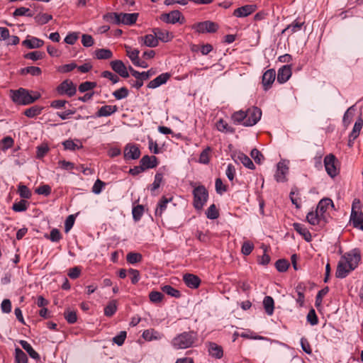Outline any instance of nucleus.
I'll return each instance as SVG.
<instances>
[{
  "label": "nucleus",
  "instance_id": "30",
  "mask_svg": "<svg viewBox=\"0 0 363 363\" xmlns=\"http://www.w3.org/2000/svg\"><path fill=\"white\" fill-rule=\"evenodd\" d=\"M329 206L334 207L333 201L330 199L325 198L321 199L316 208V211L323 216V213L327 211Z\"/></svg>",
  "mask_w": 363,
  "mask_h": 363
},
{
  "label": "nucleus",
  "instance_id": "22",
  "mask_svg": "<svg viewBox=\"0 0 363 363\" xmlns=\"http://www.w3.org/2000/svg\"><path fill=\"white\" fill-rule=\"evenodd\" d=\"M138 13H120V24L131 26L135 23L138 18Z\"/></svg>",
  "mask_w": 363,
  "mask_h": 363
},
{
  "label": "nucleus",
  "instance_id": "24",
  "mask_svg": "<svg viewBox=\"0 0 363 363\" xmlns=\"http://www.w3.org/2000/svg\"><path fill=\"white\" fill-rule=\"evenodd\" d=\"M152 33L155 34L158 41L161 40L164 43L169 42L172 40L173 35L171 33L167 30H163L159 28H154Z\"/></svg>",
  "mask_w": 363,
  "mask_h": 363
},
{
  "label": "nucleus",
  "instance_id": "1",
  "mask_svg": "<svg viewBox=\"0 0 363 363\" xmlns=\"http://www.w3.org/2000/svg\"><path fill=\"white\" fill-rule=\"evenodd\" d=\"M197 335L194 331L184 332L175 336L171 341L175 350H184L195 346Z\"/></svg>",
  "mask_w": 363,
  "mask_h": 363
},
{
  "label": "nucleus",
  "instance_id": "47",
  "mask_svg": "<svg viewBox=\"0 0 363 363\" xmlns=\"http://www.w3.org/2000/svg\"><path fill=\"white\" fill-rule=\"evenodd\" d=\"M247 116L246 111H239L232 115V120L235 123H240L247 119Z\"/></svg>",
  "mask_w": 363,
  "mask_h": 363
},
{
  "label": "nucleus",
  "instance_id": "25",
  "mask_svg": "<svg viewBox=\"0 0 363 363\" xmlns=\"http://www.w3.org/2000/svg\"><path fill=\"white\" fill-rule=\"evenodd\" d=\"M185 284L191 289H196L199 286L201 280L200 279L192 274H186L183 277Z\"/></svg>",
  "mask_w": 363,
  "mask_h": 363
},
{
  "label": "nucleus",
  "instance_id": "4",
  "mask_svg": "<svg viewBox=\"0 0 363 363\" xmlns=\"http://www.w3.org/2000/svg\"><path fill=\"white\" fill-rule=\"evenodd\" d=\"M345 261L347 263L350 270L355 269L361 260V252L357 248H354L349 252L342 256Z\"/></svg>",
  "mask_w": 363,
  "mask_h": 363
},
{
  "label": "nucleus",
  "instance_id": "8",
  "mask_svg": "<svg viewBox=\"0 0 363 363\" xmlns=\"http://www.w3.org/2000/svg\"><path fill=\"white\" fill-rule=\"evenodd\" d=\"M193 28L198 33H215L217 31L218 26L213 21H206L194 24Z\"/></svg>",
  "mask_w": 363,
  "mask_h": 363
},
{
  "label": "nucleus",
  "instance_id": "51",
  "mask_svg": "<svg viewBox=\"0 0 363 363\" xmlns=\"http://www.w3.org/2000/svg\"><path fill=\"white\" fill-rule=\"evenodd\" d=\"M143 337L145 340L150 341L152 340L159 339L160 334L158 332L154 330H146L143 332Z\"/></svg>",
  "mask_w": 363,
  "mask_h": 363
},
{
  "label": "nucleus",
  "instance_id": "60",
  "mask_svg": "<svg viewBox=\"0 0 363 363\" xmlns=\"http://www.w3.org/2000/svg\"><path fill=\"white\" fill-rule=\"evenodd\" d=\"M162 179H163V175L162 173L157 172L155 174L154 182L152 183V184L150 186V191L152 193L154 192L156 189H157L160 187V184L162 181Z\"/></svg>",
  "mask_w": 363,
  "mask_h": 363
},
{
  "label": "nucleus",
  "instance_id": "56",
  "mask_svg": "<svg viewBox=\"0 0 363 363\" xmlns=\"http://www.w3.org/2000/svg\"><path fill=\"white\" fill-rule=\"evenodd\" d=\"M52 18V16L48 13H40L35 16V21L40 25L47 23Z\"/></svg>",
  "mask_w": 363,
  "mask_h": 363
},
{
  "label": "nucleus",
  "instance_id": "26",
  "mask_svg": "<svg viewBox=\"0 0 363 363\" xmlns=\"http://www.w3.org/2000/svg\"><path fill=\"white\" fill-rule=\"evenodd\" d=\"M208 353L213 357L220 359L223 356V350L221 346L215 342H208Z\"/></svg>",
  "mask_w": 363,
  "mask_h": 363
},
{
  "label": "nucleus",
  "instance_id": "2",
  "mask_svg": "<svg viewBox=\"0 0 363 363\" xmlns=\"http://www.w3.org/2000/svg\"><path fill=\"white\" fill-rule=\"evenodd\" d=\"M11 97L16 104L28 105L40 99V94L38 92L30 91L26 89L20 88L17 90H11Z\"/></svg>",
  "mask_w": 363,
  "mask_h": 363
},
{
  "label": "nucleus",
  "instance_id": "35",
  "mask_svg": "<svg viewBox=\"0 0 363 363\" xmlns=\"http://www.w3.org/2000/svg\"><path fill=\"white\" fill-rule=\"evenodd\" d=\"M103 19L108 23L120 25V13H107L103 16Z\"/></svg>",
  "mask_w": 363,
  "mask_h": 363
},
{
  "label": "nucleus",
  "instance_id": "48",
  "mask_svg": "<svg viewBox=\"0 0 363 363\" xmlns=\"http://www.w3.org/2000/svg\"><path fill=\"white\" fill-rule=\"evenodd\" d=\"M211 152V148L210 147H207L204 149L200 154L199 156V162L207 164L210 162V154Z\"/></svg>",
  "mask_w": 363,
  "mask_h": 363
},
{
  "label": "nucleus",
  "instance_id": "34",
  "mask_svg": "<svg viewBox=\"0 0 363 363\" xmlns=\"http://www.w3.org/2000/svg\"><path fill=\"white\" fill-rule=\"evenodd\" d=\"M263 306L266 313L271 315L274 313V301L272 297L267 296L264 298Z\"/></svg>",
  "mask_w": 363,
  "mask_h": 363
},
{
  "label": "nucleus",
  "instance_id": "16",
  "mask_svg": "<svg viewBox=\"0 0 363 363\" xmlns=\"http://www.w3.org/2000/svg\"><path fill=\"white\" fill-rule=\"evenodd\" d=\"M291 68L290 65H284L279 69L277 73V82L284 84L287 82L291 76Z\"/></svg>",
  "mask_w": 363,
  "mask_h": 363
},
{
  "label": "nucleus",
  "instance_id": "43",
  "mask_svg": "<svg viewBox=\"0 0 363 363\" xmlns=\"http://www.w3.org/2000/svg\"><path fill=\"white\" fill-rule=\"evenodd\" d=\"M15 361L16 363H27L28 362L27 355L18 347L15 349Z\"/></svg>",
  "mask_w": 363,
  "mask_h": 363
},
{
  "label": "nucleus",
  "instance_id": "7",
  "mask_svg": "<svg viewBox=\"0 0 363 363\" xmlns=\"http://www.w3.org/2000/svg\"><path fill=\"white\" fill-rule=\"evenodd\" d=\"M57 91L60 95H67L69 97L76 94L77 88L69 79H65L57 87Z\"/></svg>",
  "mask_w": 363,
  "mask_h": 363
},
{
  "label": "nucleus",
  "instance_id": "3",
  "mask_svg": "<svg viewBox=\"0 0 363 363\" xmlns=\"http://www.w3.org/2000/svg\"><path fill=\"white\" fill-rule=\"evenodd\" d=\"M193 205L196 210H201L208 198V192L203 185L196 186L193 190Z\"/></svg>",
  "mask_w": 363,
  "mask_h": 363
},
{
  "label": "nucleus",
  "instance_id": "46",
  "mask_svg": "<svg viewBox=\"0 0 363 363\" xmlns=\"http://www.w3.org/2000/svg\"><path fill=\"white\" fill-rule=\"evenodd\" d=\"M135 77L137 79H140L142 81L148 79L151 76L155 74V71L153 69H150L147 72H134Z\"/></svg>",
  "mask_w": 363,
  "mask_h": 363
},
{
  "label": "nucleus",
  "instance_id": "62",
  "mask_svg": "<svg viewBox=\"0 0 363 363\" xmlns=\"http://www.w3.org/2000/svg\"><path fill=\"white\" fill-rule=\"evenodd\" d=\"M328 291H329V289L328 286H326L318 292L316 297H315V305L316 307H318L321 305L323 297L328 294Z\"/></svg>",
  "mask_w": 363,
  "mask_h": 363
},
{
  "label": "nucleus",
  "instance_id": "40",
  "mask_svg": "<svg viewBox=\"0 0 363 363\" xmlns=\"http://www.w3.org/2000/svg\"><path fill=\"white\" fill-rule=\"evenodd\" d=\"M217 129L220 132L230 133H233L235 132V129L228 125V124L223 120L220 119L216 123Z\"/></svg>",
  "mask_w": 363,
  "mask_h": 363
},
{
  "label": "nucleus",
  "instance_id": "12",
  "mask_svg": "<svg viewBox=\"0 0 363 363\" xmlns=\"http://www.w3.org/2000/svg\"><path fill=\"white\" fill-rule=\"evenodd\" d=\"M110 65L112 69L115 72L118 74L121 77L123 78H127L129 77V73L128 72L127 67L121 60H113L111 62Z\"/></svg>",
  "mask_w": 363,
  "mask_h": 363
},
{
  "label": "nucleus",
  "instance_id": "59",
  "mask_svg": "<svg viewBox=\"0 0 363 363\" xmlns=\"http://www.w3.org/2000/svg\"><path fill=\"white\" fill-rule=\"evenodd\" d=\"M275 267L279 272H284L288 269L289 263L286 259H279L276 262Z\"/></svg>",
  "mask_w": 363,
  "mask_h": 363
},
{
  "label": "nucleus",
  "instance_id": "61",
  "mask_svg": "<svg viewBox=\"0 0 363 363\" xmlns=\"http://www.w3.org/2000/svg\"><path fill=\"white\" fill-rule=\"evenodd\" d=\"M307 321L311 325H315L318 323V318L315 313V311L313 308H311L307 315Z\"/></svg>",
  "mask_w": 363,
  "mask_h": 363
},
{
  "label": "nucleus",
  "instance_id": "45",
  "mask_svg": "<svg viewBox=\"0 0 363 363\" xmlns=\"http://www.w3.org/2000/svg\"><path fill=\"white\" fill-rule=\"evenodd\" d=\"M21 72L23 74H30L32 76H39L41 74L42 71L41 69L38 67L30 66L23 68L21 70Z\"/></svg>",
  "mask_w": 363,
  "mask_h": 363
},
{
  "label": "nucleus",
  "instance_id": "63",
  "mask_svg": "<svg viewBox=\"0 0 363 363\" xmlns=\"http://www.w3.org/2000/svg\"><path fill=\"white\" fill-rule=\"evenodd\" d=\"M64 316L66 320L70 324L77 322V316L75 311H67L64 313Z\"/></svg>",
  "mask_w": 363,
  "mask_h": 363
},
{
  "label": "nucleus",
  "instance_id": "29",
  "mask_svg": "<svg viewBox=\"0 0 363 363\" xmlns=\"http://www.w3.org/2000/svg\"><path fill=\"white\" fill-rule=\"evenodd\" d=\"M304 22L295 20L291 24L288 25L281 32L282 34L288 33L289 35L300 30L303 26Z\"/></svg>",
  "mask_w": 363,
  "mask_h": 363
},
{
  "label": "nucleus",
  "instance_id": "58",
  "mask_svg": "<svg viewBox=\"0 0 363 363\" xmlns=\"http://www.w3.org/2000/svg\"><path fill=\"white\" fill-rule=\"evenodd\" d=\"M96 86V83L94 82H85L79 86V91L82 93L93 89Z\"/></svg>",
  "mask_w": 363,
  "mask_h": 363
},
{
  "label": "nucleus",
  "instance_id": "19",
  "mask_svg": "<svg viewBox=\"0 0 363 363\" xmlns=\"http://www.w3.org/2000/svg\"><path fill=\"white\" fill-rule=\"evenodd\" d=\"M171 75L170 74L166 72L162 73L158 77H157L155 79L150 81L148 84L147 87L150 89H155L158 86H161L162 84H165L167 80L170 78Z\"/></svg>",
  "mask_w": 363,
  "mask_h": 363
},
{
  "label": "nucleus",
  "instance_id": "10",
  "mask_svg": "<svg viewBox=\"0 0 363 363\" xmlns=\"http://www.w3.org/2000/svg\"><path fill=\"white\" fill-rule=\"evenodd\" d=\"M256 9L257 6L255 4L245 5L234 10L233 16L237 18L247 17L254 13Z\"/></svg>",
  "mask_w": 363,
  "mask_h": 363
},
{
  "label": "nucleus",
  "instance_id": "31",
  "mask_svg": "<svg viewBox=\"0 0 363 363\" xmlns=\"http://www.w3.org/2000/svg\"><path fill=\"white\" fill-rule=\"evenodd\" d=\"M172 198H167L166 196H162L160 200L157 207L155 210V216H162L163 212L167 208V205L169 202L172 201Z\"/></svg>",
  "mask_w": 363,
  "mask_h": 363
},
{
  "label": "nucleus",
  "instance_id": "6",
  "mask_svg": "<svg viewBox=\"0 0 363 363\" xmlns=\"http://www.w3.org/2000/svg\"><path fill=\"white\" fill-rule=\"evenodd\" d=\"M247 119L243 122V125L249 127L255 125L261 118L262 111L260 108L253 106L246 111Z\"/></svg>",
  "mask_w": 363,
  "mask_h": 363
},
{
  "label": "nucleus",
  "instance_id": "18",
  "mask_svg": "<svg viewBox=\"0 0 363 363\" xmlns=\"http://www.w3.org/2000/svg\"><path fill=\"white\" fill-rule=\"evenodd\" d=\"M22 45L28 49H35L41 48L44 45V41L36 37L28 36L26 40L22 42Z\"/></svg>",
  "mask_w": 363,
  "mask_h": 363
},
{
  "label": "nucleus",
  "instance_id": "42",
  "mask_svg": "<svg viewBox=\"0 0 363 363\" xmlns=\"http://www.w3.org/2000/svg\"><path fill=\"white\" fill-rule=\"evenodd\" d=\"M162 291L172 297L179 298L181 296V292L170 285L162 286Z\"/></svg>",
  "mask_w": 363,
  "mask_h": 363
},
{
  "label": "nucleus",
  "instance_id": "28",
  "mask_svg": "<svg viewBox=\"0 0 363 363\" xmlns=\"http://www.w3.org/2000/svg\"><path fill=\"white\" fill-rule=\"evenodd\" d=\"M118 111L116 106L105 105L101 106L96 112L97 117L109 116Z\"/></svg>",
  "mask_w": 363,
  "mask_h": 363
},
{
  "label": "nucleus",
  "instance_id": "37",
  "mask_svg": "<svg viewBox=\"0 0 363 363\" xmlns=\"http://www.w3.org/2000/svg\"><path fill=\"white\" fill-rule=\"evenodd\" d=\"M126 55L134 65L139 59L140 51L138 49H132L130 46L125 45Z\"/></svg>",
  "mask_w": 363,
  "mask_h": 363
},
{
  "label": "nucleus",
  "instance_id": "55",
  "mask_svg": "<svg viewBox=\"0 0 363 363\" xmlns=\"http://www.w3.org/2000/svg\"><path fill=\"white\" fill-rule=\"evenodd\" d=\"M45 53L40 51H33L28 52L24 55L26 59L31 60L33 61H36L38 60H41L44 57Z\"/></svg>",
  "mask_w": 363,
  "mask_h": 363
},
{
  "label": "nucleus",
  "instance_id": "15",
  "mask_svg": "<svg viewBox=\"0 0 363 363\" xmlns=\"http://www.w3.org/2000/svg\"><path fill=\"white\" fill-rule=\"evenodd\" d=\"M350 221L354 228L363 230V213H358L354 210V205L352 204V212L350 215Z\"/></svg>",
  "mask_w": 363,
  "mask_h": 363
},
{
  "label": "nucleus",
  "instance_id": "36",
  "mask_svg": "<svg viewBox=\"0 0 363 363\" xmlns=\"http://www.w3.org/2000/svg\"><path fill=\"white\" fill-rule=\"evenodd\" d=\"M95 56L98 60H108L113 57V52L109 49H97L95 50Z\"/></svg>",
  "mask_w": 363,
  "mask_h": 363
},
{
  "label": "nucleus",
  "instance_id": "20",
  "mask_svg": "<svg viewBox=\"0 0 363 363\" xmlns=\"http://www.w3.org/2000/svg\"><path fill=\"white\" fill-rule=\"evenodd\" d=\"M140 164L145 170L152 169L156 167L158 164L157 158L155 156L145 155L141 158Z\"/></svg>",
  "mask_w": 363,
  "mask_h": 363
},
{
  "label": "nucleus",
  "instance_id": "11",
  "mask_svg": "<svg viewBox=\"0 0 363 363\" xmlns=\"http://www.w3.org/2000/svg\"><path fill=\"white\" fill-rule=\"evenodd\" d=\"M124 157L125 160H137L140 156L139 147L133 144H128L124 148Z\"/></svg>",
  "mask_w": 363,
  "mask_h": 363
},
{
  "label": "nucleus",
  "instance_id": "33",
  "mask_svg": "<svg viewBox=\"0 0 363 363\" xmlns=\"http://www.w3.org/2000/svg\"><path fill=\"white\" fill-rule=\"evenodd\" d=\"M43 110V106L35 105L26 109L23 113L28 118H32L40 115L42 113Z\"/></svg>",
  "mask_w": 363,
  "mask_h": 363
},
{
  "label": "nucleus",
  "instance_id": "9",
  "mask_svg": "<svg viewBox=\"0 0 363 363\" xmlns=\"http://www.w3.org/2000/svg\"><path fill=\"white\" fill-rule=\"evenodd\" d=\"M335 157L333 155H328L324 159L325 168L327 173L334 177L337 174V170L335 164Z\"/></svg>",
  "mask_w": 363,
  "mask_h": 363
},
{
  "label": "nucleus",
  "instance_id": "38",
  "mask_svg": "<svg viewBox=\"0 0 363 363\" xmlns=\"http://www.w3.org/2000/svg\"><path fill=\"white\" fill-rule=\"evenodd\" d=\"M238 160H239L242 164L250 169H255V166L253 164L251 159L245 155L244 153L240 152L238 155Z\"/></svg>",
  "mask_w": 363,
  "mask_h": 363
},
{
  "label": "nucleus",
  "instance_id": "57",
  "mask_svg": "<svg viewBox=\"0 0 363 363\" xmlns=\"http://www.w3.org/2000/svg\"><path fill=\"white\" fill-rule=\"evenodd\" d=\"M144 212V207L143 205H137L134 206L132 211L133 218L135 221L140 220Z\"/></svg>",
  "mask_w": 363,
  "mask_h": 363
},
{
  "label": "nucleus",
  "instance_id": "27",
  "mask_svg": "<svg viewBox=\"0 0 363 363\" xmlns=\"http://www.w3.org/2000/svg\"><path fill=\"white\" fill-rule=\"evenodd\" d=\"M294 229L299 233L306 241L310 242L311 240V234L308 230L301 223H294L293 224Z\"/></svg>",
  "mask_w": 363,
  "mask_h": 363
},
{
  "label": "nucleus",
  "instance_id": "49",
  "mask_svg": "<svg viewBox=\"0 0 363 363\" xmlns=\"http://www.w3.org/2000/svg\"><path fill=\"white\" fill-rule=\"evenodd\" d=\"M142 255L137 252H129L126 255V260L130 264H135L142 261Z\"/></svg>",
  "mask_w": 363,
  "mask_h": 363
},
{
  "label": "nucleus",
  "instance_id": "14",
  "mask_svg": "<svg viewBox=\"0 0 363 363\" xmlns=\"http://www.w3.org/2000/svg\"><path fill=\"white\" fill-rule=\"evenodd\" d=\"M276 78V72L274 69L267 70L262 75V85L265 91L268 90Z\"/></svg>",
  "mask_w": 363,
  "mask_h": 363
},
{
  "label": "nucleus",
  "instance_id": "50",
  "mask_svg": "<svg viewBox=\"0 0 363 363\" xmlns=\"http://www.w3.org/2000/svg\"><path fill=\"white\" fill-rule=\"evenodd\" d=\"M18 192L20 196L23 199H28L31 197L32 194L30 189L23 184H19L18 187Z\"/></svg>",
  "mask_w": 363,
  "mask_h": 363
},
{
  "label": "nucleus",
  "instance_id": "54",
  "mask_svg": "<svg viewBox=\"0 0 363 363\" xmlns=\"http://www.w3.org/2000/svg\"><path fill=\"white\" fill-rule=\"evenodd\" d=\"M129 91L126 87H121L113 92V96L118 100L126 98Z\"/></svg>",
  "mask_w": 363,
  "mask_h": 363
},
{
  "label": "nucleus",
  "instance_id": "17",
  "mask_svg": "<svg viewBox=\"0 0 363 363\" xmlns=\"http://www.w3.org/2000/svg\"><path fill=\"white\" fill-rule=\"evenodd\" d=\"M138 42L142 45H145L150 48H155L158 45L159 43L158 38H156L154 33L139 37Z\"/></svg>",
  "mask_w": 363,
  "mask_h": 363
},
{
  "label": "nucleus",
  "instance_id": "32",
  "mask_svg": "<svg viewBox=\"0 0 363 363\" xmlns=\"http://www.w3.org/2000/svg\"><path fill=\"white\" fill-rule=\"evenodd\" d=\"M21 347L25 350L29 356L35 359H39V354L32 347V346L26 340H20L19 342Z\"/></svg>",
  "mask_w": 363,
  "mask_h": 363
},
{
  "label": "nucleus",
  "instance_id": "44",
  "mask_svg": "<svg viewBox=\"0 0 363 363\" xmlns=\"http://www.w3.org/2000/svg\"><path fill=\"white\" fill-rule=\"evenodd\" d=\"M28 206V201L24 199H22L20 201L15 202L12 206V209L15 212H23L27 210Z\"/></svg>",
  "mask_w": 363,
  "mask_h": 363
},
{
  "label": "nucleus",
  "instance_id": "41",
  "mask_svg": "<svg viewBox=\"0 0 363 363\" xmlns=\"http://www.w3.org/2000/svg\"><path fill=\"white\" fill-rule=\"evenodd\" d=\"M320 216L319 212L315 210V211H311L307 214L306 220L310 224L315 225L319 223Z\"/></svg>",
  "mask_w": 363,
  "mask_h": 363
},
{
  "label": "nucleus",
  "instance_id": "64",
  "mask_svg": "<svg viewBox=\"0 0 363 363\" xmlns=\"http://www.w3.org/2000/svg\"><path fill=\"white\" fill-rule=\"evenodd\" d=\"M127 333L125 331H121L118 335L113 337V342L118 346H121L126 338Z\"/></svg>",
  "mask_w": 363,
  "mask_h": 363
},
{
  "label": "nucleus",
  "instance_id": "21",
  "mask_svg": "<svg viewBox=\"0 0 363 363\" xmlns=\"http://www.w3.org/2000/svg\"><path fill=\"white\" fill-rule=\"evenodd\" d=\"M288 169L289 168L284 162H280L277 164V169L274 175L277 182H284L286 180V175L288 173Z\"/></svg>",
  "mask_w": 363,
  "mask_h": 363
},
{
  "label": "nucleus",
  "instance_id": "52",
  "mask_svg": "<svg viewBox=\"0 0 363 363\" xmlns=\"http://www.w3.org/2000/svg\"><path fill=\"white\" fill-rule=\"evenodd\" d=\"M206 217L209 219L214 220L219 216L218 211L215 204L211 205L206 212Z\"/></svg>",
  "mask_w": 363,
  "mask_h": 363
},
{
  "label": "nucleus",
  "instance_id": "23",
  "mask_svg": "<svg viewBox=\"0 0 363 363\" xmlns=\"http://www.w3.org/2000/svg\"><path fill=\"white\" fill-rule=\"evenodd\" d=\"M363 122L361 118H359L354 123L352 131L350 134L348 146L353 145L354 140L359 136L360 130L362 128Z\"/></svg>",
  "mask_w": 363,
  "mask_h": 363
},
{
  "label": "nucleus",
  "instance_id": "5",
  "mask_svg": "<svg viewBox=\"0 0 363 363\" xmlns=\"http://www.w3.org/2000/svg\"><path fill=\"white\" fill-rule=\"evenodd\" d=\"M160 20L166 23L175 24L179 23L183 24L185 18L179 10H174L169 13H164L160 16Z\"/></svg>",
  "mask_w": 363,
  "mask_h": 363
},
{
  "label": "nucleus",
  "instance_id": "13",
  "mask_svg": "<svg viewBox=\"0 0 363 363\" xmlns=\"http://www.w3.org/2000/svg\"><path fill=\"white\" fill-rule=\"evenodd\" d=\"M352 270L350 269V267L345 259L341 257L340 261L337 263V269L335 272V276L337 278L343 279L345 278L350 272Z\"/></svg>",
  "mask_w": 363,
  "mask_h": 363
},
{
  "label": "nucleus",
  "instance_id": "53",
  "mask_svg": "<svg viewBox=\"0 0 363 363\" xmlns=\"http://www.w3.org/2000/svg\"><path fill=\"white\" fill-rule=\"evenodd\" d=\"M13 16L14 17L16 16H33V13L31 12V11L26 7H19L17 8L14 12L13 13Z\"/></svg>",
  "mask_w": 363,
  "mask_h": 363
},
{
  "label": "nucleus",
  "instance_id": "39",
  "mask_svg": "<svg viewBox=\"0 0 363 363\" xmlns=\"http://www.w3.org/2000/svg\"><path fill=\"white\" fill-rule=\"evenodd\" d=\"M117 311V303L116 300L108 302L104 308V315L107 317H111Z\"/></svg>",
  "mask_w": 363,
  "mask_h": 363
}]
</instances>
